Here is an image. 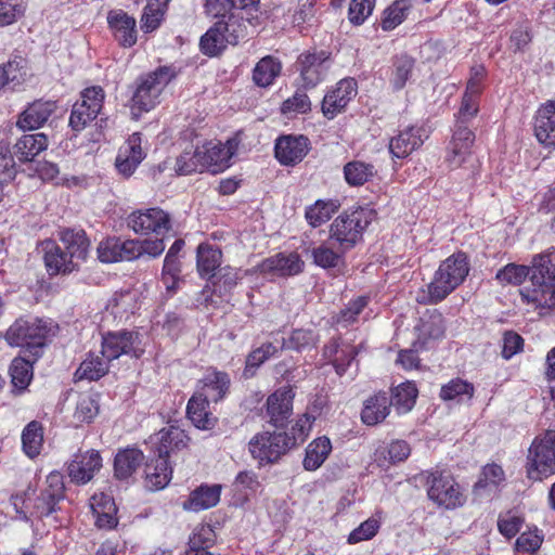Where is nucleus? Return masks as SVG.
I'll return each mask as SVG.
<instances>
[{
    "instance_id": "nucleus-11",
    "label": "nucleus",
    "mask_w": 555,
    "mask_h": 555,
    "mask_svg": "<svg viewBox=\"0 0 555 555\" xmlns=\"http://www.w3.org/2000/svg\"><path fill=\"white\" fill-rule=\"evenodd\" d=\"M331 54L324 50L301 53L296 62L304 86L313 88L321 82L330 68Z\"/></svg>"
},
{
    "instance_id": "nucleus-42",
    "label": "nucleus",
    "mask_w": 555,
    "mask_h": 555,
    "mask_svg": "<svg viewBox=\"0 0 555 555\" xmlns=\"http://www.w3.org/2000/svg\"><path fill=\"white\" fill-rule=\"evenodd\" d=\"M281 69V63L273 56L267 55L256 64L253 72V80L259 87H268L273 83Z\"/></svg>"
},
{
    "instance_id": "nucleus-46",
    "label": "nucleus",
    "mask_w": 555,
    "mask_h": 555,
    "mask_svg": "<svg viewBox=\"0 0 555 555\" xmlns=\"http://www.w3.org/2000/svg\"><path fill=\"white\" fill-rule=\"evenodd\" d=\"M23 450L30 459L36 457L43 443L42 426L37 421H31L22 433Z\"/></svg>"
},
{
    "instance_id": "nucleus-58",
    "label": "nucleus",
    "mask_w": 555,
    "mask_h": 555,
    "mask_svg": "<svg viewBox=\"0 0 555 555\" xmlns=\"http://www.w3.org/2000/svg\"><path fill=\"white\" fill-rule=\"evenodd\" d=\"M376 0H351L348 17L351 24L362 25L372 14Z\"/></svg>"
},
{
    "instance_id": "nucleus-35",
    "label": "nucleus",
    "mask_w": 555,
    "mask_h": 555,
    "mask_svg": "<svg viewBox=\"0 0 555 555\" xmlns=\"http://www.w3.org/2000/svg\"><path fill=\"white\" fill-rule=\"evenodd\" d=\"M220 491L221 487L219 485H203L191 492L189 499L183 503V508L199 512L214 507L220 500Z\"/></svg>"
},
{
    "instance_id": "nucleus-64",
    "label": "nucleus",
    "mask_w": 555,
    "mask_h": 555,
    "mask_svg": "<svg viewBox=\"0 0 555 555\" xmlns=\"http://www.w3.org/2000/svg\"><path fill=\"white\" fill-rule=\"evenodd\" d=\"M367 305L366 297H358L356 300L349 302V305L343 309L336 318L337 324L348 326L353 323L358 315L363 311Z\"/></svg>"
},
{
    "instance_id": "nucleus-18",
    "label": "nucleus",
    "mask_w": 555,
    "mask_h": 555,
    "mask_svg": "<svg viewBox=\"0 0 555 555\" xmlns=\"http://www.w3.org/2000/svg\"><path fill=\"white\" fill-rule=\"evenodd\" d=\"M309 152V140L305 135H282L274 145L275 158L284 166L300 163Z\"/></svg>"
},
{
    "instance_id": "nucleus-16",
    "label": "nucleus",
    "mask_w": 555,
    "mask_h": 555,
    "mask_svg": "<svg viewBox=\"0 0 555 555\" xmlns=\"http://www.w3.org/2000/svg\"><path fill=\"white\" fill-rule=\"evenodd\" d=\"M358 83L353 78L339 80L336 87L323 99L322 112L328 119L334 118L357 95Z\"/></svg>"
},
{
    "instance_id": "nucleus-50",
    "label": "nucleus",
    "mask_w": 555,
    "mask_h": 555,
    "mask_svg": "<svg viewBox=\"0 0 555 555\" xmlns=\"http://www.w3.org/2000/svg\"><path fill=\"white\" fill-rule=\"evenodd\" d=\"M99 413V403L95 398L88 393L78 396L73 418L75 425L79 426L83 423H90Z\"/></svg>"
},
{
    "instance_id": "nucleus-60",
    "label": "nucleus",
    "mask_w": 555,
    "mask_h": 555,
    "mask_svg": "<svg viewBox=\"0 0 555 555\" xmlns=\"http://www.w3.org/2000/svg\"><path fill=\"white\" fill-rule=\"evenodd\" d=\"M96 117L98 114L87 109L85 104H79L76 102L72 108L69 126L74 131L79 132L83 130Z\"/></svg>"
},
{
    "instance_id": "nucleus-20",
    "label": "nucleus",
    "mask_w": 555,
    "mask_h": 555,
    "mask_svg": "<svg viewBox=\"0 0 555 555\" xmlns=\"http://www.w3.org/2000/svg\"><path fill=\"white\" fill-rule=\"evenodd\" d=\"M304 261L295 253H279L266 258L258 266L260 273L272 274L280 278H287L299 274L304 270Z\"/></svg>"
},
{
    "instance_id": "nucleus-29",
    "label": "nucleus",
    "mask_w": 555,
    "mask_h": 555,
    "mask_svg": "<svg viewBox=\"0 0 555 555\" xmlns=\"http://www.w3.org/2000/svg\"><path fill=\"white\" fill-rule=\"evenodd\" d=\"M222 251L211 244H199L196 249V268L202 279L212 280L221 268Z\"/></svg>"
},
{
    "instance_id": "nucleus-31",
    "label": "nucleus",
    "mask_w": 555,
    "mask_h": 555,
    "mask_svg": "<svg viewBox=\"0 0 555 555\" xmlns=\"http://www.w3.org/2000/svg\"><path fill=\"white\" fill-rule=\"evenodd\" d=\"M91 508L95 525L101 529H113L117 525V507L108 494H95L91 498Z\"/></svg>"
},
{
    "instance_id": "nucleus-44",
    "label": "nucleus",
    "mask_w": 555,
    "mask_h": 555,
    "mask_svg": "<svg viewBox=\"0 0 555 555\" xmlns=\"http://www.w3.org/2000/svg\"><path fill=\"white\" fill-rule=\"evenodd\" d=\"M108 364L109 361L105 358L90 353L79 365L75 376L78 379L98 380L108 372Z\"/></svg>"
},
{
    "instance_id": "nucleus-26",
    "label": "nucleus",
    "mask_w": 555,
    "mask_h": 555,
    "mask_svg": "<svg viewBox=\"0 0 555 555\" xmlns=\"http://www.w3.org/2000/svg\"><path fill=\"white\" fill-rule=\"evenodd\" d=\"M188 441L189 438L181 428L176 426L163 428L156 436L153 455L169 461L170 454L185 448Z\"/></svg>"
},
{
    "instance_id": "nucleus-23",
    "label": "nucleus",
    "mask_w": 555,
    "mask_h": 555,
    "mask_svg": "<svg viewBox=\"0 0 555 555\" xmlns=\"http://www.w3.org/2000/svg\"><path fill=\"white\" fill-rule=\"evenodd\" d=\"M238 142L230 139L225 143L209 142L199 149L202 167L214 170L229 167L232 156L236 153Z\"/></svg>"
},
{
    "instance_id": "nucleus-28",
    "label": "nucleus",
    "mask_w": 555,
    "mask_h": 555,
    "mask_svg": "<svg viewBox=\"0 0 555 555\" xmlns=\"http://www.w3.org/2000/svg\"><path fill=\"white\" fill-rule=\"evenodd\" d=\"M48 137L42 132L24 133L13 146V154L22 163L31 162L48 147Z\"/></svg>"
},
{
    "instance_id": "nucleus-49",
    "label": "nucleus",
    "mask_w": 555,
    "mask_h": 555,
    "mask_svg": "<svg viewBox=\"0 0 555 555\" xmlns=\"http://www.w3.org/2000/svg\"><path fill=\"white\" fill-rule=\"evenodd\" d=\"M319 341V335L311 328L294 330L288 339H283L281 349L301 351L313 348Z\"/></svg>"
},
{
    "instance_id": "nucleus-17",
    "label": "nucleus",
    "mask_w": 555,
    "mask_h": 555,
    "mask_svg": "<svg viewBox=\"0 0 555 555\" xmlns=\"http://www.w3.org/2000/svg\"><path fill=\"white\" fill-rule=\"evenodd\" d=\"M65 496L63 478L59 473L47 477V487L40 491L35 502V512L38 517H48L57 509L59 503Z\"/></svg>"
},
{
    "instance_id": "nucleus-6",
    "label": "nucleus",
    "mask_w": 555,
    "mask_h": 555,
    "mask_svg": "<svg viewBox=\"0 0 555 555\" xmlns=\"http://www.w3.org/2000/svg\"><path fill=\"white\" fill-rule=\"evenodd\" d=\"M54 325L40 319H18L10 326L5 339L11 346L26 348L33 358L40 357L46 339L54 334Z\"/></svg>"
},
{
    "instance_id": "nucleus-34",
    "label": "nucleus",
    "mask_w": 555,
    "mask_h": 555,
    "mask_svg": "<svg viewBox=\"0 0 555 555\" xmlns=\"http://www.w3.org/2000/svg\"><path fill=\"white\" fill-rule=\"evenodd\" d=\"M144 461V454L137 448L119 450L114 460V475L124 480L131 477Z\"/></svg>"
},
{
    "instance_id": "nucleus-59",
    "label": "nucleus",
    "mask_w": 555,
    "mask_h": 555,
    "mask_svg": "<svg viewBox=\"0 0 555 555\" xmlns=\"http://www.w3.org/2000/svg\"><path fill=\"white\" fill-rule=\"evenodd\" d=\"M543 542V534L534 528L522 532L515 542V550L521 553L537 552Z\"/></svg>"
},
{
    "instance_id": "nucleus-14",
    "label": "nucleus",
    "mask_w": 555,
    "mask_h": 555,
    "mask_svg": "<svg viewBox=\"0 0 555 555\" xmlns=\"http://www.w3.org/2000/svg\"><path fill=\"white\" fill-rule=\"evenodd\" d=\"M294 398L295 392L288 386L278 388L268 397L266 412L272 426L283 428L287 425L293 414Z\"/></svg>"
},
{
    "instance_id": "nucleus-8",
    "label": "nucleus",
    "mask_w": 555,
    "mask_h": 555,
    "mask_svg": "<svg viewBox=\"0 0 555 555\" xmlns=\"http://www.w3.org/2000/svg\"><path fill=\"white\" fill-rule=\"evenodd\" d=\"M296 444V438L286 433L262 431L248 442V450L259 465L272 464Z\"/></svg>"
},
{
    "instance_id": "nucleus-47",
    "label": "nucleus",
    "mask_w": 555,
    "mask_h": 555,
    "mask_svg": "<svg viewBox=\"0 0 555 555\" xmlns=\"http://www.w3.org/2000/svg\"><path fill=\"white\" fill-rule=\"evenodd\" d=\"M35 359L29 360L23 357L15 358L10 366L11 383L14 388L22 391L27 388L33 378V363Z\"/></svg>"
},
{
    "instance_id": "nucleus-1",
    "label": "nucleus",
    "mask_w": 555,
    "mask_h": 555,
    "mask_svg": "<svg viewBox=\"0 0 555 555\" xmlns=\"http://www.w3.org/2000/svg\"><path fill=\"white\" fill-rule=\"evenodd\" d=\"M61 241L63 246L52 240L42 243L44 266L50 275L73 272L88 254L90 243L83 231L66 229L61 232Z\"/></svg>"
},
{
    "instance_id": "nucleus-39",
    "label": "nucleus",
    "mask_w": 555,
    "mask_h": 555,
    "mask_svg": "<svg viewBox=\"0 0 555 555\" xmlns=\"http://www.w3.org/2000/svg\"><path fill=\"white\" fill-rule=\"evenodd\" d=\"M347 250L338 248L335 250L330 242H323L312 248L313 262L323 269H335L344 263V255Z\"/></svg>"
},
{
    "instance_id": "nucleus-37",
    "label": "nucleus",
    "mask_w": 555,
    "mask_h": 555,
    "mask_svg": "<svg viewBox=\"0 0 555 555\" xmlns=\"http://www.w3.org/2000/svg\"><path fill=\"white\" fill-rule=\"evenodd\" d=\"M331 451L332 443L327 437L323 436L314 439L306 448L304 468L309 472L317 470L328 457Z\"/></svg>"
},
{
    "instance_id": "nucleus-19",
    "label": "nucleus",
    "mask_w": 555,
    "mask_h": 555,
    "mask_svg": "<svg viewBox=\"0 0 555 555\" xmlns=\"http://www.w3.org/2000/svg\"><path fill=\"white\" fill-rule=\"evenodd\" d=\"M102 468V457L96 450L78 453L68 463L67 473L70 480L77 485L88 483Z\"/></svg>"
},
{
    "instance_id": "nucleus-12",
    "label": "nucleus",
    "mask_w": 555,
    "mask_h": 555,
    "mask_svg": "<svg viewBox=\"0 0 555 555\" xmlns=\"http://www.w3.org/2000/svg\"><path fill=\"white\" fill-rule=\"evenodd\" d=\"M475 134L468 125L455 124L452 138L447 147L446 163L450 169L461 168L472 158Z\"/></svg>"
},
{
    "instance_id": "nucleus-7",
    "label": "nucleus",
    "mask_w": 555,
    "mask_h": 555,
    "mask_svg": "<svg viewBox=\"0 0 555 555\" xmlns=\"http://www.w3.org/2000/svg\"><path fill=\"white\" fill-rule=\"evenodd\" d=\"M177 76L171 66H159L155 70L140 76L132 95L133 107L143 112L153 109L159 103V96L167 85Z\"/></svg>"
},
{
    "instance_id": "nucleus-5",
    "label": "nucleus",
    "mask_w": 555,
    "mask_h": 555,
    "mask_svg": "<svg viewBox=\"0 0 555 555\" xmlns=\"http://www.w3.org/2000/svg\"><path fill=\"white\" fill-rule=\"evenodd\" d=\"M373 216L374 211L364 207L341 212L330 225V240L337 243L343 250L352 249L362 240Z\"/></svg>"
},
{
    "instance_id": "nucleus-21",
    "label": "nucleus",
    "mask_w": 555,
    "mask_h": 555,
    "mask_svg": "<svg viewBox=\"0 0 555 555\" xmlns=\"http://www.w3.org/2000/svg\"><path fill=\"white\" fill-rule=\"evenodd\" d=\"M107 24L115 40L122 48H131L138 39L137 21L122 10H111Z\"/></svg>"
},
{
    "instance_id": "nucleus-32",
    "label": "nucleus",
    "mask_w": 555,
    "mask_h": 555,
    "mask_svg": "<svg viewBox=\"0 0 555 555\" xmlns=\"http://www.w3.org/2000/svg\"><path fill=\"white\" fill-rule=\"evenodd\" d=\"M390 398L386 392H378L364 402L361 412V420L369 426L383 422L390 412Z\"/></svg>"
},
{
    "instance_id": "nucleus-9",
    "label": "nucleus",
    "mask_w": 555,
    "mask_h": 555,
    "mask_svg": "<svg viewBox=\"0 0 555 555\" xmlns=\"http://www.w3.org/2000/svg\"><path fill=\"white\" fill-rule=\"evenodd\" d=\"M555 474V430H548L542 438L533 440L528 452L527 476L542 480Z\"/></svg>"
},
{
    "instance_id": "nucleus-10",
    "label": "nucleus",
    "mask_w": 555,
    "mask_h": 555,
    "mask_svg": "<svg viewBox=\"0 0 555 555\" xmlns=\"http://www.w3.org/2000/svg\"><path fill=\"white\" fill-rule=\"evenodd\" d=\"M428 498L439 506L455 508L465 502L460 485L446 470H435L428 477Z\"/></svg>"
},
{
    "instance_id": "nucleus-51",
    "label": "nucleus",
    "mask_w": 555,
    "mask_h": 555,
    "mask_svg": "<svg viewBox=\"0 0 555 555\" xmlns=\"http://www.w3.org/2000/svg\"><path fill=\"white\" fill-rule=\"evenodd\" d=\"M531 274L532 266L508 263L496 272L495 279L501 285H520Z\"/></svg>"
},
{
    "instance_id": "nucleus-52",
    "label": "nucleus",
    "mask_w": 555,
    "mask_h": 555,
    "mask_svg": "<svg viewBox=\"0 0 555 555\" xmlns=\"http://www.w3.org/2000/svg\"><path fill=\"white\" fill-rule=\"evenodd\" d=\"M409 9L410 3L408 0L395 1L389 8H387L384 11V16L380 23L383 30H392L398 25H400L404 21Z\"/></svg>"
},
{
    "instance_id": "nucleus-41",
    "label": "nucleus",
    "mask_w": 555,
    "mask_h": 555,
    "mask_svg": "<svg viewBox=\"0 0 555 555\" xmlns=\"http://www.w3.org/2000/svg\"><path fill=\"white\" fill-rule=\"evenodd\" d=\"M377 170L373 164L361 160H352L344 166V176L351 186H361L372 180Z\"/></svg>"
},
{
    "instance_id": "nucleus-36",
    "label": "nucleus",
    "mask_w": 555,
    "mask_h": 555,
    "mask_svg": "<svg viewBox=\"0 0 555 555\" xmlns=\"http://www.w3.org/2000/svg\"><path fill=\"white\" fill-rule=\"evenodd\" d=\"M415 330L418 332L420 339H439L446 332L444 318L437 309L427 310L420 319Z\"/></svg>"
},
{
    "instance_id": "nucleus-24",
    "label": "nucleus",
    "mask_w": 555,
    "mask_h": 555,
    "mask_svg": "<svg viewBox=\"0 0 555 555\" xmlns=\"http://www.w3.org/2000/svg\"><path fill=\"white\" fill-rule=\"evenodd\" d=\"M198 384L197 392L209 402L218 403L229 393L231 379L228 373L210 367Z\"/></svg>"
},
{
    "instance_id": "nucleus-56",
    "label": "nucleus",
    "mask_w": 555,
    "mask_h": 555,
    "mask_svg": "<svg viewBox=\"0 0 555 555\" xmlns=\"http://www.w3.org/2000/svg\"><path fill=\"white\" fill-rule=\"evenodd\" d=\"M203 168L199 147L194 151H184L176 160V172L180 176L190 175Z\"/></svg>"
},
{
    "instance_id": "nucleus-55",
    "label": "nucleus",
    "mask_w": 555,
    "mask_h": 555,
    "mask_svg": "<svg viewBox=\"0 0 555 555\" xmlns=\"http://www.w3.org/2000/svg\"><path fill=\"white\" fill-rule=\"evenodd\" d=\"M279 349L272 343L262 344L259 348L253 350L246 358L244 375H253L263 362L278 353Z\"/></svg>"
},
{
    "instance_id": "nucleus-45",
    "label": "nucleus",
    "mask_w": 555,
    "mask_h": 555,
    "mask_svg": "<svg viewBox=\"0 0 555 555\" xmlns=\"http://www.w3.org/2000/svg\"><path fill=\"white\" fill-rule=\"evenodd\" d=\"M474 385L461 378H454L443 385L440 390V398L443 401L455 400L459 403L469 401L474 396Z\"/></svg>"
},
{
    "instance_id": "nucleus-3",
    "label": "nucleus",
    "mask_w": 555,
    "mask_h": 555,
    "mask_svg": "<svg viewBox=\"0 0 555 555\" xmlns=\"http://www.w3.org/2000/svg\"><path fill=\"white\" fill-rule=\"evenodd\" d=\"M530 282L532 289L520 291L524 300L555 307V251L533 257Z\"/></svg>"
},
{
    "instance_id": "nucleus-15",
    "label": "nucleus",
    "mask_w": 555,
    "mask_h": 555,
    "mask_svg": "<svg viewBox=\"0 0 555 555\" xmlns=\"http://www.w3.org/2000/svg\"><path fill=\"white\" fill-rule=\"evenodd\" d=\"M169 216L160 208L138 210L128 216L127 223L137 234H160L169 229Z\"/></svg>"
},
{
    "instance_id": "nucleus-13",
    "label": "nucleus",
    "mask_w": 555,
    "mask_h": 555,
    "mask_svg": "<svg viewBox=\"0 0 555 555\" xmlns=\"http://www.w3.org/2000/svg\"><path fill=\"white\" fill-rule=\"evenodd\" d=\"M139 344L138 333L129 331L109 332L102 337L101 353L109 362L118 359L121 354L138 358L141 353V350L138 349Z\"/></svg>"
},
{
    "instance_id": "nucleus-63",
    "label": "nucleus",
    "mask_w": 555,
    "mask_h": 555,
    "mask_svg": "<svg viewBox=\"0 0 555 555\" xmlns=\"http://www.w3.org/2000/svg\"><path fill=\"white\" fill-rule=\"evenodd\" d=\"M311 109V102L309 100V96L300 91L297 90L293 96L285 100L282 104V113L288 114V113H297V114H306Z\"/></svg>"
},
{
    "instance_id": "nucleus-61",
    "label": "nucleus",
    "mask_w": 555,
    "mask_h": 555,
    "mask_svg": "<svg viewBox=\"0 0 555 555\" xmlns=\"http://www.w3.org/2000/svg\"><path fill=\"white\" fill-rule=\"evenodd\" d=\"M24 10L22 0H0V26L13 24Z\"/></svg>"
},
{
    "instance_id": "nucleus-4",
    "label": "nucleus",
    "mask_w": 555,
    "mask_h": 555,
    "mask_svg": "<svg viewBox=\"0 0 555 555\" xmlns=\"http://www.w3.org/2000/svg\"><path fill=\"white\" fill-rule=\"evenodd\" d=\"M246 23V16L240 12H231L224 20L217 21L201 38L202 52L216 56L227 44H237L248 36Z\"/></svg>"
},
{
    "instance_id": "nucleus-62",
    "label": "nucleus",
    "mask_w": 555,
    "mask_h": 555,
    "mask_svg": "<svg viewBox=\"0 0 555 555\" xmlns=\"http://www.w3.org/2000/svg\"><path fill=\"white\" fill-rule=\"evenodd\" d=\"M104 99L105 93L102 87L93 86L85 89L81 92V101H79L78 103L85 104L87 109H90V112H93L99 115L103 107Z\"/></svg>"
},
{
    "instance_id": "nucleus-54",
    "label": "nucleus",
    "mask_w": 555,
    "mask_h": 555,
    "mask_svg": "<svg viewBox=\"0 0 555 555\" xmlns=\"http://www.w3.org/2000/svg\"><path fill=\"white\" fill-rule=\"evenodd\" d=\"M414 68V60L406 54H402L396 57L393 62V74L391 83L393 89H402L409 80L412 70Z\"/></svg>"
},
{
    "instance_id": "nucleus-53",
    "label": "nucleus",
    "mask_w": 555,
    "mask_h": 555,
    "mask_svg": "<svg viewBox=\"0 0 555 555\" xmlns=\"http://www.w3.org/2000/svg\"><path fill=\"white\" fill-rule=\"evenodd\" d=\"M216 542V533L209 525L197 527L189 539L186 552L208 551Z\"/></svg>"
},
{
    "instance_id": "nucleus-22",
    "label": "nucleus",
    "mask_w": 555,
    "mask_h": 555,
    "mask_svg": "<svg viewBox=\"0 0 555 555\" xmlns=\"http://www.w3.org/2000/svg\"><path fill=\"white\" fill-rule=\"evenodd\" d=\"M56 109L54 101L37 100L17 115L16 127L23 131H33L42 127Z\"/></svg>"
},
{
    "instance_id": "nucleus-38",
    "label": "nucleus",
    "mask_w": 555,
    "mask_h": 555,
    "mask_svg": "<svg viewBox=\"0 0 555 555\" xmlns=\"http://www.w3.org/2000/svg\"><path fill=\"white\" fill-rule=\"evenodd\" d=\"M339 207L338 199H318L306 208L305 217L309 225L318 228L328 221Z\"/></svg>"
},
{
    "instance_id": "nucleus-40",
    "label": "nucleus",
    "mask_w": 555,
    "mask_h": 555,
    "mask_svg": "<svg viewBox=\"0 0 555 555\" xmlns=\"http://www.w3.org/2000/svg\"><path fill=\"white\" fill-rule=\"evenodd\" d=\"M411 453V448L404 440H396L387 447L375 451V461L379 466L396 464L405 461Z\"/></svg>"
},
{
    "instance_id": "nucleus-48",
    "label": "nucleus",
    "mask_w": 555,
    "mask_h": 555,
    "mask_svg": "<svg viewBox=\"0 0 555 555\" xmlns=\"http://www.w3.org/2000/svg\"><path fill=\"white\" fill-rule=\"evenodd\" d=\"M417 392L415 384L411 382L402 383L393 390L392 398L390 399L391 405L399 413H406L414 406Z\"/></svg>"
},
{
    "instance_id": "nucleus-43",
    "label": "nucleus",
    "mask_w": 555,
    "mask_h": 555,
    "mask_svg": "<svg viewBox=\"0 0 555 555\" xmlns=\"http://www.w3.org/2000/svg\"><path fill=\"white\" fill-rule=\"evenodd\" d=\"M170 0H149L141 17V29L152 33L157 29L165 16Z\"/></svg>"
},
{
    "instance_id": "nucleus-25",
    "label": "nucleus",
    "mask_w": 555,
    "mask_h": 555,
    "mask_svg": "<svg viewBox=\"0 0 555 555\" xmlns=\"http://www.w3.org/2000/svg\"><path fill=\"white\" fill-rule=\"evenodd\" d=\"M533 132L543 146L555 149V102L548 101L535 113Z\"/></svg>"
},
{
    "instance_id": "nucleus-33",
    "label": "nucleus",
    "mask_w": 555,
    "mask_h": 555,
    "mask_svg": "<svg viewBox=\"0 0 555 555\" xmlns=\"http://www.w3.org/2000/svg\"><path fill=\"white\" fill-rule=\"evenodd\" d=\"M505 480L503 468L498 464H487L474 485L473 492L476 496H490L495 493L500 485Z\"/></svg>"
},
{
    "instance_id": "nucleus-30",
    "label": "nucleus",
    "mask_w": 555,
    "mask_h": 555,
    "mask_svg": "<svg viewBox=\"0 0 555 555\" xmlns=\"http://www.w3.org/2000/svg\"><path fill=\"white\" fill-rule=\"evenodd\" d=\"M145 485L151 490L164 489L172 477L169 461L153 455L145 464Z\"/></svg>"
},
{
    "instance_id": "nucleus-57",
    "label": "nucleus",
    "mask_w": 555,
    "mask_h": 555,
    "mask_svg": "<svg viewBox=\"0 0 555 555\" xmlns=\"http://www.w3.org/2000/svg\"><path fill=\"white\" fill-rule=\"evenodd\" d=\"M98 254L102 262L111 263L122 261L121 240L119 237H108L102 241L99 244Z\"/></svg>"
},
{
    "instance_id": "nucleus-27",
    "label": "nucleus",
    "mask_w": 555,
    "mask_h": 555,
    "mask_svg": "<svg viewBox=\"0 0 555 555\" xmlns=\"http://www.w3.org/2000/svg\"><path fill=\"white\" fill-rule=\"evenodd\" d=\"M425 130L411 126L400 131L389 142V152L393 157L404 158L424 143Z\"/></svg>"
},
{
    "instance_id": "nucleus-2",
    "label": "nucleus",
    "mask_w": 555,
    "mask_h": 555,
    "mask_svg": "<svg viewBox=\"0 0 555 555\" xmlns=\"http://www.w3.org/2000/svg\"><path fill=\"white\" fill-rule=\"evenodd\" d=\"M469 271L466 256L462 253L454 254L441 262L433 281L427 284L417 297V301L424 305H436L442 301L457 286H460Z\"/></svg>"
}]
</instances>
